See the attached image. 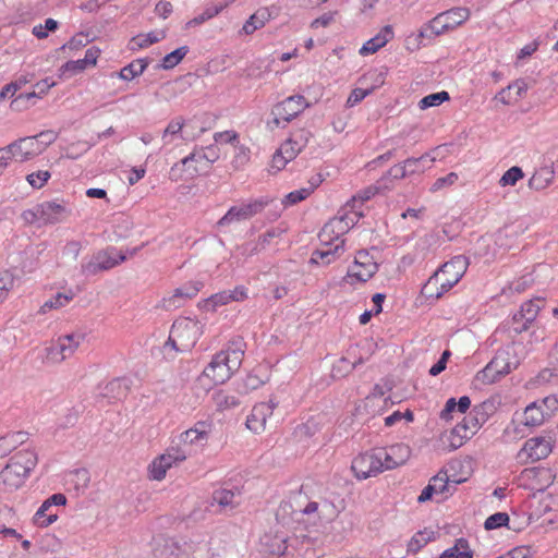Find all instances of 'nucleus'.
Returning a JSON list of instances; mask_svg holds the SVG:
<instances>
[{
  "label": "nucleus",
  "instance_id": "obj_39",
  "mask_svg": "<svg viewBox=\"0 0 558 558\" xmlns=\"http://www.w3.org/2000/svg\"><path fill=\"white\" fill-rule=\"evenodd\" d=\"M148 62L145 59H137L130 64L125 65L119 72V77L124 81H132L140 76L147 68Z\"/></svg>",
  "mask_w": 558,
  "mask_h": 558
},
{
  "label": "nucleus",
  "instance_id": "obj_61",
  "mask_svg": "<svg viewBox=\"0 0 558 558\" xmlns=\"http://www.w3.org/2000/svg\"><path fill=\"white\" fill-rule=\"evenodd\" d=\"M459 179L458 173L450 172L445 177L438 178L433 185L430 186L432 192H437L439 190H442L445 187L453 185Z\"/></svg>",
  "mask_w": 558,
  "mask_h": 558
},
{
  "label": "nucleus",
  "instance_id": "obj_10",
  "mask_svg": "<svg viewBox=\"0 0 558 558\" xmlns=\"http://www.w3.org/2000/svg\"><path fill=\"white\" fill-rule=\"evenodd\" d=\"M378 270V265L366 251L355 255L353 264L349 267L343 282L350 286L368 281Z\"/></svg>",
  "mask_w": 558,
  "mask_h": 558
},
{
  "label": "nucleus",
  "instance_id": "obj_48",
  "mask_svg": "<svg viewBox=\"0 0 558 558\" xmlns=\"http://www.w3.org/2000/svg\"><path fill=\"white\" fill-rule=\"evenodd\" d=\"M128 385L124 379L116 378L109 381L106 385V395H112L111 397L114 399H121L126 396L128 392Z\"/></svg>",
  "mask_w": 558,
  "mask_h": 558
},
{
  "label": "nucleus",
  "instance_id": "obj_13",
  "mask_svg": "<svg viewBox=\"0 0 558 558\" xmlns=\"http://www.w3.org/2000/svg\"><path fill=\"white\" fill-rule=\"evenodd\" d=\"M125 255L118 252L114 247L99 251L87 262L82 264V271L85 275H96L100 271L109 270L125 260Z\"/></svg>",
  "mask_w": 558,
  "mask_h": 558
},
{
  "label": "nucleus",
  "instance_id": "obj_49",
  "mask_svg": "<svg viewBox=\"0 0 558 558\" xmlns=\"http://www.w3.org/2000/svg\"><path fill=\"white\" fill-rule=\"evenodd\" d=\"M523 177V170L518 166H513L501 175L498 183L501 187L513 186Z\"/></svg>",
  "mask_w": 558,
  "mask_h": 558
},
{
  "label": "nucleus",
  "instance_id": "obj_21",
  "mask_svg": "<svg viewBox=\"0 0 558 558\" xmlns=\"http://www.w3.org/2000/svg\"><path fill=\"white\" fill-rule=\"evenodd\" d=\"M345 251V241L336 242V244H320L315 250L310 259L311 264L329 265L337 260Z\"/></svg>",
  "mask_w": 558,
  "mask_h": 558
},
{
  "label": "nucleus",
  "instance_id": "obj_30",
  "mask_svg": "<svg viewBox=\"0 0 558 558\" xmlns=\"http://www.w3.org/2000/svg\"><path fill=\"white\" fill-rule=\"evenodd\" d=\"M444 22L448 24L450 31L462 25L470 17V10L464 7H457L439 13Z\"/></svg>",
  "mask_w": 558,
  "mask_h": 558
},
{
  "label": "nucleus",
  "instance_id": "obj_20",
  "mask_svg": "<svg viewBox=\"0 0 558 558\" xmlns=\"http://www.w3.org/2000/svg\"><path fill=\"white\" fill-rule=\"evenodd\" d=\"M385 470L403 465L411 457V448L405 444H395L388 448H378Z\"/></svg>",
  "mask_w": 558,
  "mask_h": 558
},
{
  "label": "nucleus",
  "instance_id": "obj_36",
  "mask_svg": "<svg viewBox=\"0 0 558 558\" xmlns=\"http://www.w3.org/2000/svg\"><path fill=\"white\" fill-rule=\"evenodd\" d=\"M435 532L432 530H422L416 532L408 542V553L415 554L435 539Z\"/></svg>",
  "mask_w": 558,
  "mask_h": 558
},
{
  "label": "nucleus",
  "instance_id": "obj_28",
  "mask_svg": "<svg viewBox=\"0 0 558 558\" xmlns=\"http://www.w3.org/2000/svg\"><path fill=\"white\" fill-rule=\"evenodd\" d=\"M471 405V399L468 396H462L458 401L450 398L446 401L444 409L440 412V418L450 421L453 418L454 413L464 414Z\"/></svg>",
  "mask_w": 558,
  "mask_h": 558
},
{
  "label": "nucleus",
  "instance_id": "obj_7",
  "mask_svg": "<svg viewBox=\"0 0 558 558\" xmlns=\"http://www.w3.org/2000/svg\"><path fill=\"white\" fill-rule=\"evenodd\" d=\"M361 216L357 211L352 210L331 218L318 234L320 244H336V242L344 241L342 236L357 223Z\"/></svg>",
  "mask_w": 558,
  "mask_h": 558
},
{
  "label": "nucleus",
  "instance_id": "obj_56",
  "mask_svg": "<svg viewBox=\"0 0 558 558\" xmlns=\"http://www.w3.org/2000/svg\"><path fill=\"white\" fill-rule=\"evenodd\" d=\"M508 522L509 515L506 512H496L485 520L484 527L490 531L505 526Z\"/></svg>",
  "mask_w": 558,
  "mask_h": 558
},
{
  "label": "nucleus",
  "instance_id": "obj_8",
  "mask_svg": "<svg viewBox=\"0 0 558 558\" xmlns=\"http://www.w3.org/2000/svg\"><path fill=\"white\" fill-rule=\"evenodd\" d=\"M272 202V197L265 195L250 199L246 203L234 205L219 219L218 226L223 227L232 222L248 220L257 214H260Z\"/></svg>",
  "mask_w": 558,
  "mask_h": 558
},
{
  "label": "nucleus",
  "instance_id": "obj_37",
  "mask_svg": "<svg viewBox=\"0 0 558 558\" xmlns=\"http://www.w3.org/2000/svg\"><path fill=\"white\" fill-rule=\"evenodd\" d=\"M213 399L219 411L234 409L241 403V400L238 396L229 393L226 390H219L215 392Z\"/></svg>",
  "mask_w": 558,
  "mask_h": 558
},
{
  "label": "nucleus",
  "instance_id": "obj_60",
  "mask_svg": "<svg viewBox=\"0 0 558 558\" xmlns=\"http://www.w3.org/2000/svg\"><path fill=\"white\" fill-rule=\"evenodd\" d=\"M374 90V87H371V88H354L348 99H347V102H345V106L348 108H352L354 107L355 105H357L359 102H361L364 98H366L369 94H372Z\"/></svg>",
  "mask_w": 558,
  "mask_h": 558
},
{
  "label": "nucleus",
  "instance_id": "obj_43",
  "mask_svg": "<svg viewBox=\"0 0 558 558\" xmlns=\"http://www.w3.org/2000/svg\"><path fill=\"white\" fill-rule=\"evenodd\" d=\"M187 46L179 47L178 49L173 50L172 52L166 54L162 58L160 66L165 70L173 69L182 61V59L187 54Z\"/></svg>",
  "mask_w": 558,
  "mask_h": 558
},
{
  "label": "nucleus",
  "instance_id": "obj_40",
  "mask_svg": "<svg viewBox=\"0 0 558 558\" xmlns=\"http://www.w3.org/2000/svg\"><path fill=\"white\" fill-rule=\"evenodd\" d=\"M49 504L44 501L34 515V523L39 527H47L58 519L57 512H49Z\"/></svg>",
  "mask_w": 558,
  "mask_h": 558
},
{
  "label": "nucleus",
  "instance_id": "obj_58",
  "mask_svg": "<svg viewBox=\"0 0 558 558\" xmlns=\"http://www.w3.org/2000/svg\"><path fill=\"white\" fill-rule=\"evenodd\" d=\"M183 305V301L180 299L179 294L174 290L171 295L162 298L161 301L158 303L157 307L162 308L165 311H173Z\"/></svg>",
  "mask_w": 558,
  "mask_h": 558
},
{
  "label": "nucleus",
  "instance_id": "obj_35",
  "mask_svg": "<svg viewBox=\"0 0 558 558\" xmlns=\"http://www.w3.org/2000/svg\"><path fill=\"white\" fill-rule=\"evenodd\" d=\"M184 121L183 119H173L171 120L167 128L165 129L162 133V143L165 146L174 144L177 140H184L183 137V130Z\"/></svg>",
  "mask_w": 558,
  "mask_h": 558
},
{
  "label": "nucleus",
  "instance_id": "obj_64",
  "mask_svg": "<svg viewBox=\"0 0 558 558\" xmlns=\"http://www.w3.org/2000/svg\"><path fill=\"white\" fill-rule=\"evenodd\" d=\"M536 403L544 409L548 418H550L554 412L558 410V399L554 396L545 397L544 399L536 401Z\"/></svg>",
  "mask_w": 558,
  "mask_h": 558
},
{
  "label": "nucleus",
  "instance_id": "obj_27",
  "mask_svg": "<svg viewBox=\"0 0 558 558\" xmlns=\"http://www.w3.org/2000/svg\"><path fill=\"white\" fill-rule=\"evenodd\" d=\"M28 438L25 432H11L0 437V459L10 454Z\"/></svg>",
  "mask_w": 558,
  "mask_h": 558
},
{
  "label": "nucleus",
  "instance_id": "obj_19",
  "mask_svg": "<svg viewBox=\"0 0 558 558\" xmlns=\"http://www.w3.org/2000/svg\"><path fill=\"white\" fill-rule=\"evenodd\" d=\"M38 205L43 226L61 223L71 215V209L63 202L47 201Z\"/></svg>",
  "mask_w": 558,
  "mask_h": 558
},
{
  "label": "nucleus",
  "instance_id": "obj_26",
  "mask_svg": "<svg viewBox=\"0 0 558 558\" xmlns=\"http://www.w3.org/2000/svg\"><path fill=\"white\" fill-rule=\"evenodd\" d=\"M546 420H548V416L545 414L544 409L534 401L525 408L520 423L526 427H537Z\"/></svg>",
  "mask_w": 558,
  "mask_h": 558
},
{
  "label": "nucleus",
  "instance_id": "obj_29",
  "mask_svg": "<svg viewBox=\"0 0 558 558\" xmlns=\"http://www.w3.org/2000/svg\"><path fill=\"white\" fill-rule=\"evenodd\" d=\"M175 463L169 458V454H160L155 458L148 466L149 478L161 481L166 477L167 471Z\"/></svg>",
  "mask_w": 558,
  "mask_h": 558
},
{
  "label": "nucleus",
  "instance_id": "obj_59",
  "mask_svg": "<svg viewBox=\"0 0 558 558\" xmlns=\"http://www.w3.org/2000/svg\"><path fill=\"white\" fill-rule=\"evenodd\" d=\"M183 305V301L180 299L179 294L174 290L171 295L162 298L161 301L158 303L157 307L162 308L165 311H173Z\"/></svg>",
  "mask_w": 558,
  "mask_h": 558
},
{
  "label": "nucleus",
  "instance_id": "obj_53",
  "mask_svg": "<svg viewBox=\"0 0 558 558\" xmlns=\"http://www.w3.org/2000/svg\"><path fill=\"white\" fill-rule=\"evenodd\" d=\"M356 366L355 362H351L347 357L339 359L332 366L331 375L335 378L344 377L350 374Z\"/></svg>",
  "mask_w": 558,
  "mask_h": 558
},
{
  "label": "nucleus",
  "instance_id": "obj_15",
  "mask_svg": "<svg viewBox=\"0 0 558 558\" xmlns=\"http://www.w3.org/2000/svg\"><path fill=\"white\" fill-rule=\"evenodd\" d=\"M287 542L286 533L269 531L260 537L259 553L264 558H283L288 549Z\"/></svg>",
  "mask_w": 558,
  "mask_h": 558
},
{
  "label": "nucleus",
  "instance_id": "obj_55",
  "mask_svg": "<svg viewBox=\"0 0 558 558\" xmlns=\"http://www.w3.org/2000/svg\"><path fill=\"white\" fill-rule=\"evenodd\" d=\"M180 440L184 445H196L204 446L207 441L206 437L202 435V432L190 428L180 435Z\"/></svg>",
  "mask_w": 558,
  "mask_h": 558
},
{
  "label": "nucleus",
  "instance_id": "obj_4",
  "mask_svg": "<svg viewBox=\"0 0 558 558\" xmlns=\"http://www.w3.org/2000/svg\"><path fill=\"white\" fill-rule=\"evenodd\" d=\"M243 355L244 352L240 348L221 350L214 355L203 374L210 378L216 385H221L240 368Z\"/></svg>",
  "mask_w": 558,
  "mask_h": 558
},
{
  "label": "nucleus",
  "instance_id": "obj_24",
  "mask_svg": "<svg viewBox=\"0 0 558 558\" xmlns=\"http://www.w3.org/2000/svg\"><path fill=\"white\" fill-rule=\"evenodd\" d=\"M393 37V31L390 25L384 26L380 32L368 39L359 50L361 56H368L377 52Z\"/></svg>",
  "mask_w": 558,
  "mask_h": 558
},
{
  "label": "nucleus",
  "instance_id": "obj_51",
  "mask_svg": "<svg viewBox=\"0 0 558 558\" xmlns=\"http://www.w3.org/2000/svg\"><path fill=\"white\" fill-rule=\"evenodd\" d=\"M223 9H225V5H216V7L206 8L203 11V13H201L199 15L190 20L186 23V26L192 27V26L201 25V24L205 23L206 21L217 16Z\"/></svg>",
  "mask_w": 558,
  "mask_h": 558
},
{
  "label": "nucleus",
  "instance_id": "obj_33",
  "mask_svg": "<svg viewBox=\"0 0 558 558\" xmlns=\"http://www.w3.org/2000/svg\"><path fill=\"white\" fill-rule=\"evenodd\" d=\"M439 558H473V550L465 538H459L453 546L444 550Z\"/></svg>",
  "mask_w": 558,
  "mask_h": 558
},
{
  "label": "nucleus",
  "instance_id": "obj_18",
  "mask_svg": "<svg viewBox=\"0 0 558 558\" xmlns=\"http://www.w3.org/2000/svg\"><path fill=\"white\" fill-rule=\"evenodd\" d=\"M478 428L480 423L477 422L472 423V425L459 423L449 433L441 436V442L449 451H453L460 448L466 439L471 438Z\"/></svg>",
  "mask_w": 558,
  "mask_h": 558
},
{
  "label": "nucleus",
  "instance_id": "obj_57",
  "mask_svg": "<svg viewBox=\"0 0 558 558\" xmlns=\"http://www.w3.org/2000/svg\"><path fill=\"white\" fill-rule=\"evenodd\" d=\"M14 286V277L9 271L0 272V303L3 302Z\"/></svg>",
  "mask_w": 558,
  "mask_h": 558
},
{
  "label": "nucleus",
  "instance_id": "obj_17",
  "mask_svg": "<svg viewBox=\"0 0 558 558\" xmlns=\"http://www.w3.org/2000/svg\"><path fill=\"white\" fill-rule=\"evenodd\" d=\"M277 405L278 402L274 399L255 404L246 418V427L255 434L263 433L266 428L267 420L272 415Z\"/></svg>",
  "mask_w": 558,
  "mask_h": 558
},
{
  "label": "nucleus",
  "instance_id": "obj_32",
  "mask_svg": "<svg viewBox=\"0 0 558 558\" xmlns=\"http://www.w3.org/2000/svg\"><path fill=\"white\" fill-rule=\"evenodd\" d=\"M436 160V157L430 153L425 154L418 158H408L403 161L408 174L424 172Z\"/></svg>",
  "mask_w": 558,
  "mask_h": 558
},
{
  "label": "nucleus",
  "instance_id": "obj_3",
  "mask_svg": "<svg viewBox=\"0 0 558 558\" xmlns=\"http://www.w3.org/2000/svg\"><path fill=\"white\" fill-rule=\"evenodd\" d=\"M203 333V324L191 317H180L172 324L169 338L163 345L165 352L169 349L175 352L190 351Z\"/></svg>",
  "mask_w": 558,
  "mask_h": 558
},
{
  "label": "nucleus",
  "instance_id": "obj_22",
  "mask_svg": "<svg viewBox=\"0 0 558 558\" xmlns=\"http://www.w3.org/2000/svg\"><path fill=\"white\" fill-rule=\"evenodd\" d=\"M240 504L241 490L238 487H222L213 493L211 505H217L222 511L233 510Z\"/></svg>",
  "mask_w": 558,
  "mask_h": 558
},
{
  "label": "nucleus",
  "instance_id": "obj_42",
  "mask_svg": "<svg viewBox=\"0 0 558 558\" xmlns=\"http://www.w3.org/2000/svg\"><path fill=\"white\" fill-rule=\"evenodd\" d=\"M450 99L449 93L446 90H441L438 93L429 94L425 97H423L418 101V108L421 110H425L432 107H438L445 101H448Z\"/></svg>",
  "mask_w": 558,
  "mask_h": 558
},
{
  "label": "nucleus",
  "instance_id": "obj_31",
  "mask_svg": "<svg viewBox=\"0 0 558 558\" xmlns=\"http://www.w3.org/2000/svg\"><path fill=\"white\" fill-rule=\"evenodd\" d=\"M493 371L498 373L500 377L509 374L513 368H515V362L510 360V354L508 351H498L494 359L489 362Z\"/></svg>",
  "mask_w": 558,
  "mask_h": 558
},
{
  "label": "nucleus",
  "instance_id": "obj_52",
  "mask_svg": "<svg viewBox=\"0 0 558 558\" xmlns=\"http://www.w3.org/2000/svg\"><path fill=\"white\" fill-rule=\"evenodd\" d=\"M203 283L199 281H190L183 284L180 288H177L175 291L179 294L180 299L185 303L187 300L193 299L202 289Z\"/></svg>",
  "mask_w": 558,
  "mask_h": 558
},
{
  "label": "nucleus",
  "instance_id": "obj_16",
  "mask_svg": "<svg viewBox=\"0 0 558 558\" xmlns=\"http://www.w3.org/2000/svg\"><path fill=\"white\" fill-rule=\"evenodd\" d=\"M7 146L11 160L21 163L33 160L35 157L39 156L40 149L43 148V146L39 147L37 144V137L32 136L21 137Z\"/></svg>",
  "mask_w": 558,
  "mask_h": 558
},
{
  "label": "nucleus",
  "instance_id": "obj_63",
  "mask_svg": "<svg viewBox=\"0 0 558 558\" xmlns=\"http://www.w3.org/2000/svg\"><path fill=\"white\" fill-rule=\"evenodd\" d=\"M214 140L216 143L232 144L235 146L239 144V134L232 130L217 132L214 134Z\"/></svg>",
  "mask_w": 558,
  "mask_h": 558
},
{
  "label": "nucleus",
  "instance_id": "obj_25",
  "mask_svg": "<svg viewBox=\"0 0 558 558\" xmlns=\"http://www.w3.org/2000/svg\"><path fill=\"white\" fill-rule=\"evenodd\" d=\"M555 179L553 165H546L535 170L529 180V187L535 191H543L548 187Z\"/></svg>",
  "mask_w": 558,
  "mask_h": 558
},
{
  "label": "nucleus",
  "instance_id": "obj_47",
  "mask_svg": "<svg viewBox=\"0 0 558 558\" xmlns=\"http://www.w3.org/2000/svg\"><path fill=\"white\" fill-rule=\"evenodd\" d=\"M311 194L312 187H301L288 193L281 201V204L286 208L306 199Z\"/></svg>",
  "mask_w": 558,
  "mask_h": 558
},
{
  "label": "nucleus",
  "instance_id": "obj_34",
  "mask_svg": "<svg viewBox=\"0 0 558 558\" xmlns=\"http://www.w3.org/2000/svg\"><path fill=\"white\" fill-rule=\"evenodd\" d=\"M166 37L163 31L160 32H149L147 34H140L134 36L130 41L131 50H138L143 48H147L150 45L162 40Z\"/></svg>",
  "mask_w": 558,
  "mask_h": 558
},
{
  "label": "nucleus",
  "instance_id": "obj_44",
  "mask_svg": "<svg viewBox=\"0 0 558 558\" xmlns=\"http://www.w3.org/2000/svg\"><path fill=\"white\" fill-rule=\"evenodd\" d=\"M429 484L433 486L436 496L440 495L446 498L450 493L449 477L446 472H439L433 476Z\"/></svg>",
  "mask_w": 558,
  "mask_h": 558
},
{
  "label": "nucleus",
  "instance_id": "obj_46",
  "mask_svg": "<svg viewBox=\"0 0 558 558\" xmlns=\"http://www.w3.org/2000/svg\"><path fill=\"white\" fill-rule=\"evenodd\" d=\"M219 157L218 150L215 146H208L206 151L203 153H192L189 156L184 157L181 162L183 165H187L191 161H199L202 159L207 160L208 162H215Z\"/></svg>",
  "mask_w": 558,
  "mask_h": 558
},
{
  "label": "nucleus",
  "instance_id": "obj_23",
  "mask_svg": "<svg viewBox=\"0 0 558 558\" xmlns=\"http://www.w3.org/2000/svg\"><path fill=\"white\" fill-rule=\"evenodd\" d=\"M449 31L450 28L448 24L444 22V19L440 16V14H437L434 19L421 27L415 40L418 45H423L424 40H432L433 38L440 36Z\"/></svg>",
  "mask_w": 558,
  "mask_h": 558
},
{
  "label": "nucleus",
  "instance_id": "obj_50",
  "mask_svg": "<svg viewBox=\"0 0 558 558\" xmlns=\"http://www.w3.org/2000/svg\"><path fill=\"white\" fill-rule=\"evenodd\" d=\"M234 149L232 166L234 169H242L250 162L251 150L248 147L240 144L235 145Z\"/></svg>",
  "mask_w": 558,
  "mask_h": 558
},
{
  "label": "nucleus",
  "instance_id": "obj_14",
  "mask_svg": "<svg viewBox=\"0 0 558 558\" xmlns=\"http://www.w3.org/2000/svg\"><path fill=\"white\" fill-rule=\"evenodd\" d=\"M545 305V300L535 298L524 302L520 310L513 314L511 328L515 333H521L529 329L531 324L536 319L539 311Z\"/></svg>",
  "mask_w": 558,
  "mask_h": 558
},
{
  "label": "nucleus",
  "instance_id": "obj_38",
  "mask_svg": "<svg viewBox=\"0 0 558 558\" xmlns=\"http://www.w3.org/2000/svg\"><path fill=\"white\" fill-rule=\"evenodd\" d=\"M74 298V293L72 291H68L64 293L58 292L56 295L47 300L40 307V312L46 314L50 310H58L66 306Z\"/></svg>",
  "mask_w": 558,
  "mask_h": 558
},
{
  "label": "nucleus",
  "instance_id": "obj_54",
  "mask_svg": "<svg viewBox=\"0 0 558 558\" xmlns=\"http://www.w3.org/2000/svg\"><path fill=\"white\" fill-rule=\"evenodd\" d=\"M51 178L48 170H38L26 175L27 183L36 190L41 189Z\"/></svg>",
  "mask_w": 558,
  "mask_h": 558
},
{
  "label": "nucleus",
  "instance_id": "obj_11",
  "mask_svg": "<svg viewBox=\"0 0 558 558\" xmlns=\"http://www.w3.org/2000/svg\"><path fill=\"white\" fill-rule=\"evenodd\" d=\"M307 106L308 104L302 95L290 96L272 108V120L269 124L283 128L303 112Z\"/></svg>",
  "mask_w": 558,
  "mask_h": 558
},
{
  "label": "nucleus",
  "instance_id": "obj_45",
  "mask_svg": "<svg viewBox=\"0 0 558 558\" xmlns=\"http://www.w3.org/2000/svg\"><path fill=\"white\" fill-rule=\"evenodd\" d=\"M500 378L501 377L498 375V373H495V371H493V367L488 363L483 369L477 372L474 378V384L476 386L492 385L498 381Z\"/></svg>",
  "mask_w": 558,
  "mask_h": 558
},
{
  "label": "nucleus",
  "instance_id": "obj_1",
  "mask_svg": "<svg viewBox=\"0 0 558 558\" xmlns=\"http://www.w3.org/2000/svg\"><path fill=\"white\" fill-rule=\"evenodd\" d=\"M469 260L463 255H457L441 265L426 281L422 288V294L426 299H440L452 289L464 276Z\"/></svg>",
  "mask_w": 558,
  "mask_h": 558
},
{
  "label": "nucleus",
  "instance_id": "obj_6",
  "mask_svg": "<svg viewBox=\"0 0 558 558\" xmlns=\"http://www.w3.org/2000/svg\"><path fill=\"white\" fill-rule=\"evenodd\" d=\"M86 333L82 330H74L66 335L59 336L49 347L46 348V359L49 363L59 364L73 356L80 345L85 341Z\"/></svg>",
  "mask_w": 558,
  "mask_h": 558
},
{
  "label": "nucleus",
  "instance_id": "obj_5",
  "mask_svg": "<svg viewBox=\"0 0 558 558\" xmlns=\"http://www.w3.org/2000/svg\"><path fill=\"white\" fill-rule=\"evenodd\" d=\"M556 474L549 468L533 466L524 469L518 476V486L533 492L550 489L549 495L556 496L558 501V482Z\"/></svg>",
  "mask_w": 558,
  "mask_h": 558
},
{
  "label": "nucleus",
  "instance_id": "obj_41",
  "mask_svg": "<svg viewBox=\"0 0 558 558\" xmlns=\"http://www.w3.org/2000/svg\"><path fill=\"white\" fill-rule=\"evenodd\" d=\"M159 558H170L179 555V545L173 538H161L154 549Z\"/></svg>",
  "mask_w": 558,
  "mask_h": 558
},
{
  "label": "nucleus",
  "instance_id": "obj_12",
  "mask_svg": "<svg viewBox=\"0 0 558 558\" xmlns=\"http://www.w3.org/2000/svg\"><path fill=\"white\" fill-rule=\"evenodd\" d=\"M554 447V439L547 436H537L527 439L518 452V460L522 463L535 462L547 458Z\"/></svg>",
  "mask_w": 558,
  "mask_h": 558
},
{
  "label": "nucleus",
  "instance_id": "obj_9",
  "mask_svg": "<svg viewBox=\"0 0 558 558\" xmlns=\"http://www.w3.org/2000/svg\"><path fill=\"white\" fill-rule=\"evenodd\" d=\"M351 470L359 481L375 477L385 472V468L378 449H373L357 454L351 463Z\"/></svg>",
  "mask_w": 558,
  "mask_h": 558
},
{
  "label": "nucleus",
  "instance_id": "obj_62",
  "mask_svg": "<svg viewBox=\"0 0 558 558\" xmlns=\"http://www.w3.org/2000/svg\"><path fill=\"white\" fill-rule=\"evenodd\" d=\"M58 27V22L53 19H47L44 25H37L33 28V34L37 38H46L48 36V32L56 31Z\"/></svg>",
  "mask_w": 558,
  "mask_h": 558
},
{
  "label": "nucleus",
  "instance_id": "obj_2",
  "mask_svg": "<svg viewBox=\"0 0 558 558\" xmlns=\"http://www.w3.org/2000/svg\"><path fill=\"white\" fill-rule=\"evenodd\" d=\"M36 463L37 457L34 451L23 450L17 452L0 472V490L7 493L19 489Z\"/></svg>",
  "mask_w": 558,
  "mask_h": 558
}]
</instances>
